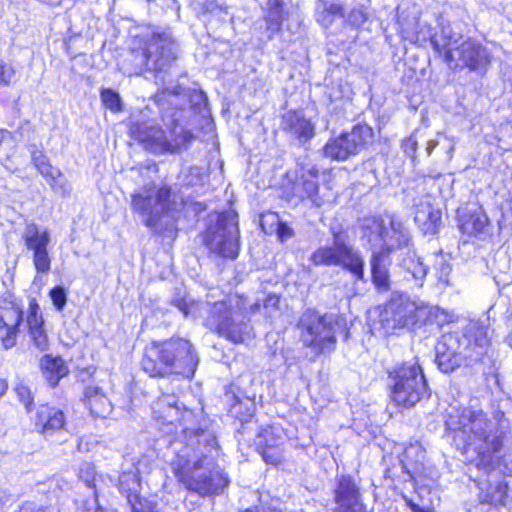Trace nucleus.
Segmentation results:
<instances>
[{
    "mask_svg": "<svg viewBox=\"0 0 512 512\" xmlns=\"http://www.w3.org/2000/svg\"><path fill=\"white\" fill-rule=\"evenodd\" d=\"M158 419L181 426L179 436L169 443L173 453L172 471L189 492L200 497L219 495L230 480L217 464L219 445L215 434L207 429L195 428V415L186 407L180 408L173 394H163L154 405Z\"/></svg>",
    "mask_w": 512,
    "mask_h": 512,
    "instance_id": "obj_1",
    "label": "nucleus"
},
{
    "mask_svg": "<svg viewBox=\"0 0 512 512\" xmlns=\"http://www.w3.org/2000/svg\"><path fill=\"white\" fill-rule=\"evenodd\" d=\"M446 436L463 454L473 452L472 461L489 474L502 447L496 423L480 409L452 408L445 421Z\"/></svg>",
    "mask_w": 512,
    "mask_h": 512,
    "instance_id": "obj_2",
    "label": "nucleus"
},
{
    "mask_svg": "<svg viewBox=\"0 0 512 512\" xmlns=\"http://www.w3.org/2000/svg\"><path fill=\"white\" fill-rule=\"evenodd\" d=\"M486 320H471L459 337L445 335L435 346V362L443 373H451L463 362L468 365L481 361L490 344Z\"/></svg>",
    "mask_w": 512,
    "mask_h": 512,
    "instance_id": "obj_3",
    "label": "nucleus"
},
{
    "mask_svg": "<svg viewBox=\"0 0 512 512\" xmlns=\"http://www.w3.org/2000/svg\"><path fill=\"white\" fill-rule=\"evenodd\" d=\"M199 356L190 340L173 336L151 341L145 347L141 367L151 377H166L172 374L187 379L194 376Z\"/></svg>",
    "mask_w": 512,
    "mask_h": 512,
    "instance_id": "obj_4",
    "label": "nucleus"
},
{
    "mask_svg": "<svg viewBox=\"0 0 512 512\" xmlns=\"http://www.w3.org/2000/svg\"><path fill=\"white\" fill-rule=\"evenodd\" d=\"M178 43L169 29L154 31L143 48L132 50L127 59L126 72L129 75H142L153 72L156 83L162 88L168 86V76L178 58Z\"/></svg>",
    "mask_w": 512,
    "mask_h": 512,
    "instance_id": "obj_5",
    "label": "nucleus"
},
{
    "mask_svg": "<svg viewBox=\"0 0 512 512\" xmlns=\"http://www.w3.org/2000/svg\"><path fill=\"white\" fill-rule=\"evenodd\" d=\"M131 205L133 211L145 217V225L156 234L168 238L176 237V223L183 203L171 199L169 187L145 188L132 195Z\"/></svg>",
    "mask_w": 512,
    "mask_h": 512,
    "instance_id": "obj_6",
    "label": "nucleus"
},
{
    "mask_svg": "<svg viewBox=\"0 0 512 512\" xmlns=\"http://www.w3.org/2000/svg\"><path fill=\"white\" fill-rule=\"evenodd\" d=\"M331 238L310 256L315 266H337L348 271L358 281H365V261L360 250L351 242L343 226L334 222L329 226Z\"/></svg>",
    "mask_w": 512,
    "mask_h": 512,
    "instance_id": "obj_7",
    "label": "nucleus"
},
{
    "mask_svg": "<svg viewBox=\"0 0 512 512\" xmlns=\"http://www.w3.org/2000/svg\"><path fill=\"white\" fill-rule=\"evenodd\" d=\"M243 310L244 300L238 295H229L210 305L204 324L229 341L241 343L251 330Z\"/></svg>",
    "mask_w": 512,
    "mask_h": 512,
    "instance_id": "obj_8",
    "label": "nucleus"
},
{
    "mask_svg": "<svg viewBox=\"0 0 512 512\" xmlns=\"http://www.w3.org/2000/svg\"><path fill=\"white\" fill-rule=\"evenodd\" d=\"M389 223L381 217L364 218L361 224V237L369 250H381L391 255L397 250L406 251L413 245L408 227L394 214L388 215Z\"/></svg>",
    "mask_w": 512,
    "mask_h": 512,
    "instance_id": "obj_9",
    "label": "nucleus"
},
{
    "mask_svg": "<svg viewBox=\"0 0 512 512\" xmlns=\"http://www.w3.org/2000/svg\"><path fill=\"white\" fill-rule=\"evenodd\" d=\"M235 210L211 213L206 218L203 242L209 252L223 259L234 260L240 250V230Z\"/></svg>",
    "mask_w": 512,
    "mask_h": 512,
    "instance_id": "obj_10",
    "label": "nucleus"
},
{
    "mask_svg": "<svg viewBox=\"0 0 512 512\" xmlns=\"http://www.w3.org/2000/svg\"><path fill=\"white\" fill-rule=\"evenodd\" d=\"M303 343L319 353L331 352L336 343V334L346 331V319L337 313H325L307 309L298 323Z\"/></svg>",
    "mask_w": 512,
    "mask_h": 512,
    "instance_id": "obj_11",
    "label": "nucleus"
},
{
    "mask_svg": "<svg viewBox=\"0 0 512 512\" xmlns=\"http://www.w3.org/2000/svg\"><path fill=\"white\" fill-rule=\"evenodd\" d=\"M432 308L411 301L406 295L395 294L386 303L380 322L386 333L398 328L415 329L431 320Z\"/></svg>",
    "mask_w": 512,
    "mask_h": 512,
    "instance_id": "obj_12",
    "label": "nucleus"
},
{
    "mask_svg": "<svg viewBox=\"0 0 512 512\" xmlns=\"http://www.w3.org/2000/svg\"><path fill=\"white\" fill-rule=\"evenodd\" d=\"M392 380L391 398L403 408H411L425 397H429L427 382L417 363H404L389 374Z\"/></svg>",
    "mask_w": 512,
    "mask_h": 512,
    "instance_id": "obj_13",
    "label": "nucleus"
},
{
    "mask_svg": "<svg viewBox=\"0 0 512 512\" xmlns=\"http://www.w3.org/2000/svg\"><path fill=\"white\" fill-rule=\"evenodd\" d=\"M154 100L161 111H175L177 108H172L171 106H177L185 103L189 105V111H193L194 113H199L202 114V116H205L209 112L207 108L208 98L203 91L186 89L181 85L174 84L172 82H169L168 86L159 90L155 94ZM180 109H183L184 113L186 112L183 107Z\"/></svg>",
    "mask_w": 512,
    "mask_h": 512,
    "instance_id": "obj_14",
    "label": "nucleus"
},
{
    "mask_svg": "<svg viewBox=\"0 0 512 512\" xmlns=\"http://www.w3.org/2000/svg\"><path fill=\"white\" fill-rule=\"evenodd\" d=\"M21 239L25 248L32 254L31 258L37 274H48L52 263L48 250L51 242L48 229L41 228L33 221L26 222Z\"/></svg>",
    "mask_w": 512,
    "mask_h": 512,
    "instance_id": "obj_15",
    "label": "nucleus"
},
{
    "mask_svg": "<svg viewBox=\"0 0 512 512\" xmlns=\"http://www.w3.org/2000/svg\"><path fill=\"white\" fill-rule=\"evenodd\" d=\"M334 512H370L363 503L360 480L349 474L337 475L333 489Z\"/></svg>",
    "mask_w": 512,
    "mask_h": 512,
    "instance_id": "obj_16",
    "label": "nucleus"
},
{
    "mask_svg": "<svg viewBox=\"0 0 512 512\" xmlns=\"http://www.w3.org/2000/svg\"><path fill=\"white\" fill-rule=\"evenodd\" d=\"M456 54L457 57L451 67L454 69L468 68L471 72L483 76L491 64L492 57L487 47L473 39L463 41L457 47Z\"/></svg>",
    "mask_w": 512,
    "mask_h": 512,
    "instance_id": "obj_17",
    "label": "nucleus"
},
{
    "mask_svg": "<svg viewBox=\"0 0 512 512\" xmlns=\"http://www.w3.org/2000/svg\"><path fill=\"white\" fill-rule=\"evenodd\" d=\"M295 194L301 199H309L320 207L324 200L319 196V169L308 157L299 158L296 165Z\"/></svg>",
    "mask_w": 512,
    "mask_h": 512,
    "instance_id": "obj_18",
    "label": "nucleus"
},
{
    "mask_svg": "<svg viewBox=\"0 0 512 512\" xmlns=\"http://www.w3.org/2000/svg\"><path fill=\"white\" fill-rule=\"evenodd\" d=\"M162 120L170 130L171 139L166 137L165 153L180 154L187 150L194 139L190 129L184 125V110L161 111Z\"/></svg>",
    "mask_w": 512,
    "mask_h": 512,
    "instance_id": "obj_19",
    "label": "nucleus"
},
{
    "mask_svg": "<svg viewBox=\"0 0 512 512\" xmlns=\"http://www.w3.org/2000/svg\"><path fill=\"white\" fill-rule=\"evenodd\" d=\"M23 322V311L13 301H5L0 305V340L4 349H10L16 345Z\"/></svg>",
    "mask_w": 512,
    "mask_h": 512,
    "instance_id": "obj_20",
    "label": "nucleus"
},
{
    "mask_svg": "<svg viewBox=\"0 0 512 512\" xmlns=\"http://www.w3.org/2000/svg\"><path fill=\"white\" fill-rule=\"evenodd\" d=\"M281 128L301 146H305L315 136L314 124L301 111L289 110L284 113Z\"/></svg>",
    "mask_w": 512,
    "mask_h": 512,
    "instance_id": "obj_21",
    "label": "nucleus"
},
{
    "mask_svg": "<svg viewBox=\"0 0 512 512\" xmlns=\"http://www.w3.org/2000/svg\"><path fill=\"white\" fill-rule=\"evenodd\" d=\"M133 138L152 153H165L166 135L152 122H137L131 127Z\"/></svg>",
    "mask_w": 512,
    "mask_h": 512,
    "instance_id": "obj_22",
    "label": "nucleus"
},
{
    "mask_svg": "<svg viewBox=\"0 0 512 512\" xmlns=\"http://www.w3.org/2000/svg\"><path fill=\"white\" fill-rule=\"evenodd\" d=\"M371 256L369 259L371 281L376 290L381 293H386L392 288V281L390 276V266L392 264L391 255L381 250H370Z\"/></svg>",
    "mask_w": 512,
    "mask_h": 512,
    "instance_id": "obj_23",
    "label": "nucleus"
},
{
    "mask_svg": "<svg viewBox=\"0 0 512 512\" xmlns=\"http://www.w3.org/2000/svg\"><path fill=\"white\" fill-rule=\"evenodd\" d=\"M459 228L469 236H486L489 234V219L481 207L458 211Z\"/></svg>",
    "mask_w": 512,
    "mask_h": 512,
    "instance_id": "obj_24",
    "label": "nucleus"
},
{
    "mask_svg": "<svg viewBox=\"0 0 512 512\" xmlns=\"http://www.w3.org/2000/svg\"><path fill=\"white\" fill-rule=\"evenodd\" d=\"M64 427L65 415L62 410L47 404L38 407L35 417V428L39 433L48 437Z\"/></svg>",
    "mask_w": 512,
    "mask_h": 512,
    "instance_id": "obj_25",
    "label": "nucleus"
},
{
    "mask_svg": "<svg viewBox=\"0 0 512 512\" xmlns=\"http://www.w3.org/2000/svg\"><path fill=\"white\" fill-rule=\"evenodd\" d=\"M26 324L33 345L41 352L46 351L49 347L48 336L44 328L40 307L35 299L29 302Z\"/></svg>",
    "mask_w": 512,
    "mask_h": 512,
    "instance_id": "obj_26",
    "label": "nucleus"
},
{
    "mask_svg": "<svg viewBox=\"0 0 512 512\" xmlns=\"http://www.w3.org/2000/svg\"><path fill=\"white\" fill-rule=\"evenodd\" d=\"M462 38V34L455 32L450 25L442 26L440 33L434 36L433 49L443 55L449 67H452L455 62L453 51L457 53V47L463 42Z\"/></svg>",
    "mask_w": 512,
    "mask_h": 512,
    "instance_id": "obj_27",
    "label": "nucleus"
},
{
    "mask_svg": "<svg viewBox=\"0 0 512 512\" xmlns=\"http://www.w3.org/2000/svg\"><path fill=\"white\" fill-rule=\"evenodd\" d=\"M398 265L407 275L410 276H406L407 280H413L417 287L423 286L429 268L417 255L414 246L400 253Z\"/></svg>",
    "mask_w": 512,
    "mask_h": 512,
    "instance_id": "obj_28",
    "label": "nucleus"
},
{
    "mask_svg": "<svg viewBox=\"0 0 512 512\" xmlns=\"http://www.w3.org/2000/svg\"><path fill=\"white\" fill-rule=\"evenodd\" d=\"M339 137L345 144V148L347 147L350 156H353L373 141L374 132L367 124H357L350 132L342 133Z\"/></svg>",
    "mask_w": 512,
    "mask_h": 512,
    "instance_id": "obj_29",
    "label": "nucleus"
},
{
    "mask_svg": "<svg viewBox=\"0 0 512 512\" xmlns=\"http://www.w3.org/2000/svg\"><path fill=\"white\" fill-rule=\"evenodd\" d=\"M425 460V450L419 443L410 444L406 447L400 464L402 472L406 475L403 481L413 480L415 475L423 470V463Z\"/></svg>",
    "mask_w": 512,
    "mask_h": 512,
    "instance_id": "obj_30",
    "label": "nucleus"
},
{
    "mask_svg": "<svg viewBox=\"0 0 512 512\" xmlns=\"http://www.w3.org/2000/svg\"><path fill=\"white\" fill-rule=\"evenodd\" d=\"M140 486L139 469L137 467L124 471L119 477V490L126 496L130 509L133 508L134 504L146 500L139 496Z\"/></svg>",
    "mask_w": 512,
    "mask_h": 512,
    "instance_id": "obj_31",
    "label": "nucleus"
},
{
    "mask_svg": "<svg viewBox=\"0 0 512 512\" xmlns=\"http://www.w3.org/2000/svg\"><path fill=\"white\" fill-rule=\"evenodd\" d=\"M415 222L425 235H436L442 227V214L431 205H422L415 214Z\"/></svg>",
    "mask_w": 512,
    "mask_h": 512,
    "instance_id": "obj_32",
    "label": "nucleus"
},
{
    "mask_svg": "<svg viewBox=\"0 0 512 512\" xmlns=\"http://www.w3.org/2000/svg\"><path fill=\"white\" fill-rule=\"evenodd\" d=\"M84 400L95 417L105 418L112 410L109 399L99 386H87L84 391Z\"/></svg>",
    "mask_w": 512,
    "mask_h": 512,
    "instance_id": "obj_33",
    "label": "nucleus"
},
{
    "mask_svg": "<svg viewBox=\"0 0 512 512\" xmlns=\"http://www.w3.org/2000/svg\"><path fill=\"white\" fill-rule=\"evenodd\" d=\"M40 367L51 387H56L59 381L69 373L68 366L59 356L44 355L41 358Z\"/></svg>",
    "mask_w": 512,
    "mask_h": 512,
    "instance_id": "obj_34",
    "label": "nucleus"
},
{
    "mask_svg": "<svg viewBox=\"0 0 512 512\" xmlns=\"http://www.w3.org/2000/svg\"><path fill=\"white\" fill-rule=\"evenodd\" d=\"M338 17H343V8L340 4L327 0L317 1L316 19L321 26L328 28Z\"/></svg>",
    "mask_w": 512,
    "mask_h": 512,
    "instance_id": "obj_35",
    "label": "nucleus"
},
{
    "mask_svg": "<svg viewBox=\"0 0 512 512\" xmlns=\"http://www.w3.org/2000/svg\"><path fill=\"white\" fill-rule=\"evenodd\" d=\"M230 412L241 422V427L238 429V433L246 434L249 429V424H252V418L255 412L254 402L249 398L244 401L237 400L232 405Z\"/></svg>",
    "mask_w": 512,
    "mask_h": 512,
    "instance_id": "obj_36",
    "label": "nucleus"
},
{
    "mask_svg": "<svg viewBox=\"0 0 512 512\" xmlns=\"http://www.w3.org/2000/svg\"><path fill=\"white\" fill-rule=\"evenodd\" d=\"M256 450L268 448L274 445H284L285 437L279 427L268 426L261 429L255 436Z\"/></svg>",
    "mask_w": 512,
    "mask_h": 512,
    "instance_id": "obj_37",
    "label": "nucleus"
},
{
    "mask_svg": "<svg viewBox=\"0 0 512 512\" xmlns=\"http://www.w3.org/2000/svg\"><path fill=\"white\" fill-rule=\"evenodd\" d=\"M416 25L417 27L414 32L402 28L403 37L419 46H426L427 43H430L434 47V36H436V33L433 31V28L426 23L417 22Z\"/></svg>",
    "mask_w": 512,
    "mask_h": 512,
    "instance_id": "obj_38",
    "label": "nucleus"
},
{
    "mask_svg": "<svg viewBox=\"0 0 512 512\" xmlns=\"http://www.w3.org/2000/svg\"><path fill=\"white\" fill-rule=\"evenodd\" d=\"M508 486L504 481H498L495 484H489L486 491L479 494L480 502L494 506L504 505L507 497Z\"/></svg>",
    "mask_w": 512,
    "mask_h": 512,
    "instance_id": "obj_39",
    "label": "nucleus"
},
{
    "mask_svg": "<svg viewBox=\"0 0 512 512\" xmlns=\"http://www.w3.org/2000/svg\"><path fill=\"white\" fill-rule=\"evenodd\" d=\"M31 161L37 171L43 176H52L50 172L59 175V169L53 167L42 149H38L35 144L29 145Z\"/></svg>",
    "mask_w": 512,
    "mask_h": 512,
    "instance_id": "obj_40",
    "label": "nucleus"
},
{
    "mask_svg": "<svg viewBox=\"0 0 512 512\" xmlns=\"http://www.w3.org/2000/svg\"><path fill=\"white\" fill-rule=\"evenodd\" d=\"M280 295L268 294L263 300H257L250 306L252 313L260 312L263 308L266 317H273L280 310Z\"/></svg>",
    "mask_w": 512,
    "mask_h": 512,
    "instance_id": "obj_41",
    "label": "nucleus"
},
{
    "mask_svg": "<svg viewBox=\"0 0 512 512\" xmlns=\"http://www.w3.org/2000/svg\"><path fill=\"white\" fill-rule=\"evenodd\" d=\"M434 268L439 282L442 283L444 286H450V275L452 272V265L450 264L449 259L447 258L446 255H444L442 250L436 253Z\"/></svg>",
    "mask_w": 512,
    "mask_h": 512,
    "instance_id": "obj_42",
    "label": "nucleus"
},
{
    "mask_svg": "<svg viewBox=\"0 0 512 512\" xmlns=\"http://www.w3.org/2000/svg\"><path fill=\"white\" fill-rule=\"evenodd\" d=\"M323 150L325 156L334 160H346L350 157L347 147L345 148V144L340 137L328 141Z\"/></svg>",
    "mask_w": 512,
    "mask_h": 512,
    "instance_id": "obj_43",
    "label": "nucleus"
},
{
    "mask_svg": "<svg viewBox=\"0 0 512 512\" xmlns=\"http://www.w3.org/2000/svg\"><path fill=\"white\" fill-rule=\"evenodd\" d=\"M103 105L112 112H120L123 109L122 99L118 92L111 88H103L100 92Z\"/></svg>",
    "mask_w": 512,
    "mask_h": 512,
    "instance_id": "obj_44",
    "label": "nucleus"
},
{
    "mask_svg": "<svg viewBox=\"0 0 512 512\" xmlns=\"http://www.w3.org/2000/svg\"><path fill=\"white\" fill-rule=\"evenodd\" d=\"M283 446L284 445H274L257 451L266 463L276 466L280 464L284 458Z\"/></svg>",
    "mask_w": 512,
    "mask_h": 512,
    "instance_id": "obj_45",
    "label": "nucleus"
},
{
    "mask_svg": "<svg viewBox=\"0 0 512 512\" xmlns=\"http://www.w3.org/2000/svg\"><path fill=\"white\" fill-rule=\"evenodd\" d=\"M52 176L44 177L51 188L56 192L61 194L62 196H66L70 193L71 187L67 181V179L64 177L63 173L59 169V175L56 173L50 172Z\"/></svg>",
    "mask_w": 512,
    "mask_h": 512,
    "instance_id": "obj_46",
    "label": "nucleus"
},
{
    "mask_svg": "<svg viewBox=\"0 0 512 512\" xmlns=\"http://www.w3.org/2000/svg\"><path fill=\"white\" fill-rule=\"evenodd\" d=\"M283 20L284 10H268L265 21L266 29L269 32V38H271L275 33L280 31Z\"/></svg>",
    "mask_w": 512,
    "mask_h": 512,
    "instance_id": "obj_47",
    "label": "nucleus"
},
{
    "mask_svg": "<svg viewBox=\"0 0 512 512\" xmlns=\"http://www.w3.org/2000/svg\"><path fill=\"white\" fill-rule=\"evenodd\" d=\"M170 303L179 309L184 316L189 314V303L187 301V291L184 287H175Z\"/></svg>",
    "mask_w": 512,
    "mask_h": 512,
    "instance_id": "obj_48",
    "label": "nucleus"
},
{
    "mask_svg": "<svg viewBox=\"0 0 512 512\" xmlns=\"http://www.w3.org/2000/svg\"><path fill=\"white\" fill-rule=\"evenodd\" d=\"M498 229L500 235L505 238L512 236V204L506 210L501 212V216L498 219Z\"/></svg>",
    "mask_w": 512,
    "mask_h": 512,
    "instance_id": "obj_49",
    "label": "nucleus"
},
{
    "mask_svg": "<svg viewBox=\"0 0 512 512\" xmlns=\"http://www.w3.org/2000/svg\"><path fill=\"white\" fill-rule=\"evenodd\" d=\"M53 305L58 311H62L67 303V291L63 286H55L49 292Z\"/></svg>",
    "mask_w": 512,
    "mask_h": 512,
    "instance_id": "obj_50",
    "label": "nucleus"
},
{
    "mask_svg": "<svg viewBox=\"0 0 512 512\" xmlns=\"http://www.w3.org/2000/svg\"><path fill=\"white\" fill-rule=\"evenodd\" d=\"M368 19V14L363 6L356 7L351 10L348 15V23L354 27H360Z\"/></svg>",
    "mask_w": 512,
    "mask_h": 512,
    "instance_id": "obj_51",
    "label": "nucleus"
},
{
    "mask_svg": "<svg viewBox=\"0 0 512 512\" xmlns=\"http://www.w3.org/2000/svg\"><path fill=\"white\" fill-rule=\"evenodd\" d=\"M79 477L89 487H94L95 467L91 463L85 462L80 466Z\"/></svg>",
    "mask_w": 512,
    "mask_h": 512,
    "instance_id": "obj_52",
    "label": "nucleus"
},
{
    "mask_svg": "<svg viewBox=\"0 0 512 512\" xmlns=\"http://www.w3.org/2000/svg\"><path fill=\"white\" fill-rule=\"evenodd\" d=\"M418 146L417 133H412L408 138L404 139L401 147L406 155H408L413 162L416 160V151Z\"/></svg>",
    "mask_w": 512,
    "mask_h": 512,
    "instance_id": "obj_53",
    "label": "nucleus"
},
{
    "mask_svg": "<svg viewBox=\"0 0 512 512\" xmlns=\"http://www.w3.org/2000/svg\"><path fill=\"white\" fill-rule=\"evenodd\" d=\"M15 76L14 68L0 60V87L10 86Z\"/></svg>",
    "mask_w": 512,
    "mask_h": 512,
    "instance_id": "obj_54",
    "label": "nucleus"
},
{
    "mask_svg": "<svg viewBox=\"0 0 512 512\" xmlns=\"http://www.w3.org/2000/svg\"><path fill=\"white\" fill-rule=\"evenodd\" d=\"M276 233L281 242H286L294 236V230L285 222H278Z\"/></svg>",
    "mask_w": 512,
    "mask_h": 512,
    "instance_id": "obj_55",
    "label": "nucleus"
},
{
    "mask_svg": "<svg viewBox=\"0 0 512 512\" xmlns=\"http://www.w3.org/2000/svg\"><path fill=\"white\" fill-rule=\"evenodd\" d=\"M16 392L19 400L24 404L26 409L30 411V406L33 403V398L29 388L26 386H19L17 387Z\"/></svg>",
    "mask_w": 512,
    "mask_h": 512,
    "instance_id": "obj_56",
    "label": "nucleus"
},
{
    "mask_svg": "<svg viewBox=\"0 0 512 512\" xmlns=\"http://www.w3.org/2000/svg\"><path fill=\"white\" fill-rule=\"evenodd\" d=\"M223 0H205L203 1V9L208 13H215L224 9Z\"/></svg>",
    "mask_w": 512,
    "mask_h": 512,
    "instance_id": "obj_57",
    "label": "nucleus"
},
{
    "mask_svg": "<svg viewBox=\"0 0 512 512\" xmlns=\"http://www.w3.org/2000/svg\"><path fill=\"white\" fill-rule=\"evenodd\" d=\"M19 512H46V510L35 503L27 502L21 506Z\"/></svg>",
    "mask_w": 512,
    "mask_h": 512,
    "instance_id": "obj_58",
    "label": "nucleus"
},
{
    "mask_svg": "<svg viewBox=\"0 0 512 512\" xmlns=\"http://www.w3.org/2000/svg\"><path fill=\"white\" fill-rule=\"evenodd\" d=\"M402 499L405 504L411 509L412 512H422L425 508L420 507L417 503H415L411 498L406 495H402Z\"/></svg>",
    "mask_w": 512,
    "mask_h": 512,
    "instance_id": "obj_59",
    "label": "nucleus"
},
{
    "mask_svg": "<svg viewBox=\"0 0 512 512\" xmlns=\"http://www.w3.org/2000/svg\"><path fill=\"white\" fill-rule=\"evenodd\" d=\"M268 10H283V1L282 0H268L267 1Z\"/></svg>",
    "mask_w": 512,
    "mask_h": 512,
    "instance_id": "obj_60",
    "label": "nucleus"
},
{
    "mask_svg": "<svg viewBox=\"0 0 512 512\" xmlns=\"http://www.w3.org/2000/svg\"><path fill=\"white\" fill-rule=\"evenodd\" d=\"M438 142L436 140H428L426 142V153L428 156L431 155L432 151L436 148Z\"/></svg>",
    "mask_w": 512,
    "mask_h": 512,
    "instance_id": "obj_61",
    "label": "nucleus"
},
{
    "mask_svg": "<svg viewBox=\"0 0 512 512\" xmlns=\"http://www.w3.org/2000/svg\"><path fill=\"white\" fill-rule=\"evenodd\" d=\"M8 389V384L6 380L0 379V397H2Z\"/></svg>",
    "mask_w": 512,
    "mask_h": 512,
    "instance_id": "obj_62",
    "label": "nucleus"
},
{
    "mask_svg": "<svg viewBox=\"0 0 512 512\" xmlns=\"http://www.w3.org/2000/svg\"><path fill=\"white\" fill-rule=\"evenodd\" d=\"M9 500V496L6 492L0 490V507Z\"/></svg>",
    "mask_w": 512,
    "mask_h": 512,
    "instance_id": "obj_63",
    "label": "nucleus"
},
{
    "mask_svg": "<svg viewBox=\"0 0 512 512\" xmlns=\"http://www.w3.org/2000/svg\"><path fill=\"white\" fill-rule=\"evenodd\" d=\"M10 134L11 133L8 130H0V145L3 143L7 136H10Z\"/></svg>",
    "mask_w": 512,
    "mask_h": 512,
    "instance_id": "obj_64",
    "label": "nucleus"
}]
</instances>
